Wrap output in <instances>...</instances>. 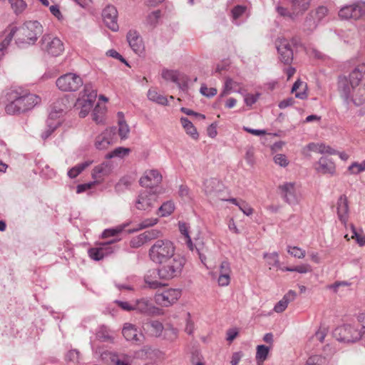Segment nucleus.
<instances>
[{"label":"nucleus","mask_w":365,"mask_h":365,"mask_svg":"<svg viewBox=\"0 0 365 365\" xmlns=\"http://www.w3.org/2000/svg\"><path fill=\"white\" fill-rule=\"evenodd\" d=\"M157 218H148L143 220L141 222L137 225V227L133 229L132 232H137L147 227H151L157 224L158 222Z\"/></svg>","instance_id":"48"},{"label":"nucleus","mask_w":365,"mask_h":365,"mask_svg":"<svg viewBox=\"0 0 365 365\" xmlns=\"http://www.w3.org/2000/svg\"><path fill=\"white\" fill-rule=\"evenodd\" d=\"M157 195L150 189L143 190L138 195L135 207L138 210L149 212L154 207Z\"/></svg>","instance_id":"11"},{"label":"nucleus","mask_w":365,"mask_h":365,"mask_svg":"<svg viewBox=\"0 0 365 365\" xmlns=\"http://www.w3.org/2000/svg\"><path fill=\"white\" fill-rule=\"evenodd\" d=\"M307 147L309 150L313 151V152H317V153H328L330 154L333 153L332 149L330 147L326 146L324 144L309 143Z\"/></svg>","instance_id":"43"},{"label":"nucleus","mask_w":365,"mask_h":365,"mask_svg":"<svg viewBox=\"0 0 365 365\" xmlns=\"http://www.w3.org/2000/svg\"><path fill=\"white\" fill-rule=\"evenodd\" d=\"M279 60L284 64H290L293 60V51L288 40L283 38L276 43Z\"/></svg>","instance_id":"13"},{"label":"nucleus","mask_w":365,"mask_h":365,"mask_svg":"<svg viewBox=\"0 0 365 365\" xmlns=\"http://www.w3.org/2000/svg\"><path fill=\"white\" fill-rule=\"evenodd\" d=\"M127 41L132 50L140 55L144 51V43L142 37L135 30H130L126 36Z\"/></svg>","instance_id":"18"},{"label":"nucleus","mask_w":365,"mask_h":365,"mask_svg":"<svg viewBox=\"0 0 365 365\" xmlns=\"http://www.w3.org/2000/svg\"><path fill=\"white\" fill-rule=\"evenodd\" d=\"M106 113V108L97 105L93 111V120L97 123L101 124L103 123L104 115Z\"/></svg>","instance_id":"36"},{"label":"nucleus","mask_w":365,"mask_h":365,"mask_svg":"<svg viewBox=\"0 0 365 365\" xmlns=\"http://www.w3.org/2000/svg\"><path fill=\"white\" fill-rule=\"evenodd\" d=\"M116 242L117 240H112L106 242L101 243L99 245V247L101 250V254L104 257L110 255L119 250V247L115 245Z\"/></svg>","instance_id":"29"},{"label":"nucleus","mask_w":365,"mask_h":365,"mask_svg":"<svg viewBox=\"0 0 365 365\" xmlns=\"http://www.w3.org/2000/svg\"><path fill=\"white\" fill-rule=\"evenodd\" d=\"M57 113L56 112H51L49 114L48 119L47 120V126L48 129L45 130L42 135L41 137L43 139H46L48 138L51 133L57 128V127L60 125L61 122L60 120H57L55 123H51V121L56 116Z\"/></svg>","instance_id":"30"},{"label":"nucleus","mask_w":365,"mask_h":365,"mask_svg":"<svg viewBox=\"0 0 365 365\" xmlns=\"http://www.w3.org/2000/svg\"><path fill=\"white\" fill-rule=\"evenodd\" d=\"M130 185V179L128 177H123L115 184V191L118 193H122L129 189Z\"/></svg>","instance_id":"37"},{"label":"nucleus","mask_w":365,"mask_h":365,"mask_svg":"<svg viewBox=\"0 0 365 365\" xmlns=\"http://www.w3.org/2000/svg\"><path fill=\"white\" fill-rule=\"evenodd\" d=\"M264 259H266L267 264L269 266V269H271L272 267H279V256L277 252L264 253Z\"/></svg>","instance_id":"41"},{"label":"nucleus","mask_w":365,"mask_h":365,"mask_svg":"<svg viewBox=\"0 0 365 365\" xmlns=\"http://www.w3.org/2000/svg\"><path fill=\"white\" fill-rule=\"evenodd\" d=\"M310 2L311 0H282V3L287 4L288 7L278 6L277 11L282 16L295 19L309 9Z\"/></svg>","instance_id":"5"},{"label":"nucleus","mask_w":365,"mask_h":365,"mask_svg":"<svg viewBox=\"0 0 365 365\" xmlns=\"http://www.w3.org/2000/svg\"><path fill=\"white\" fill-rule=\"evenodd\" d=\"M159 264L160 266L157 269L159 278L169 280L181 274L185 264V259L178 254Z\"/></svg>","instance_id":"3"},{"label":"nucleus","mask_w":365,"mask_h":365,"mask_svg":"<svg viewBox=\"0 0 365 365\" xmlns=\"http://www.w3.org/2000/svg\"><path fill=\"white\" fill-rule=\"evenodd\" d=\"M41 49L52 56H58L64 51L63 42L51 34H44L40 41Z\"/></svg>","instance_id":"9"},{"label":"nucleus","mask_w":365,"mask_h":365,"mask_svg":"<svg viewBox=\"0 0 365 365\" xmlns=\"http://www.w3.org/2000/svg\"><path fill=\"white\" fill-rule=\"evenodd\" d=\"M246 11V7L243 6H236L232 10V14L234 19H238Z\"/></svg>","instance_id":"62"},{"label":"nucleus","mask_w":365,"mask_h":365,"mask_svg":"<svg viewBox=\"0 0 365 365\" xmlns=\"http://www.w3.org/2000/svg\"><path fill=\"white\" fill-rule=\"evenodd\" d=\"M281 197L292 206L297 205L301 200V194L293 182H284L279 185Z\"/></svg>","instance_id":"10"},{"label":"nucleus","mask_w":365,"mask_h":365,"mask_svg":"<svg viewBox=\"0 0 365 365\" xmlns=\"http://www.w3.org/2000/svg\"><path fill=\"white\" fill-rule=\"evenodd\" d=\"M365 74V63L357 65L351 70L348 76L349 80L351 81L352 86L357 87L361 83Z\"/></svg>","instance_id":"22"},{"label":"nucleus","mask_w":365,"mask_h":365,"mask_svg":"<svg viewBox=\"0 0 365 365\" xmlns=\"http://www.w3.org/2000/svg\"><path fill=\"white\" fill-rule=\"evenodd\" d=\"M91 162L86 161L81 164H78L68 172V175L70 178H76L85 168L91 165Z\"/></svg>","instance_id":"38"},{"label":"nucleus","mask_w":365,"mask_h":365,"mask_svg":"<svg viewBox=\"0 0 365 365\" xmlns=\"http://www.w3.org/2000/svg\"><path fill=\"white\" fill-rule=\"evenodd\" d=\"M122 333L127 341H132L135 343L141 341L142 334H139L137 327L130 323H125L124 324Z\"/></svg>","instance_id":"19"},{"label":"nucleus","mask_w":365,"mask_h":365,"mask_svg":"<svg viewBox=\"0 0 365 365\" xmlns=\"http://www.w3.org/2000/svg\"><path fill=\"white\" fill-rule=\"evenodd\" d=\"M17 31V28L14 27L10 31L9 34L5 37V38L0 43V59H1L4 56V50L7 48V47L11 43L15 34Z\"/></svg>","instance_id":"35"},{"label":"nucleus","mask_w":365,"mask_h":365,"mask_svg":"<svg viewBox=\"0 0 365 365\" xmlns=\"http://www.w3.org/2000/svg\"><path fill=\"white\" fill-rule=\"evenodd\" d=\"M274 161L282 167H286L289 163L287 157L283 154H277L274 157Z\"/></svg>","instance_id":"61"},{"label":"nucleus","mask_w":365,"mask_h":365,"mask_svg":"<svg viewBox=\"0 0 365 365\" xmlns=\"http://www.w3.org/2000/svg\"><path fill=\"white\" fill-rule=\"evenodd\" d=\"M287 252L293 257L302 259L305 257L306 252L305 250L298 247H290L288 246Z\"/></svg>","instance_id":"53"},{"label":"nucleus","mask_w":365,"mask_h":365,"mask_svg":"<svg viewBox=\"0 0 365 365\" xmlns=\"http://www.w3.org/2000/svg\"><path fill=\"white\" fill-rule=\"evenodd\" d=\"M351 103L356 106L365 103V86L358 88L353 96L350 95L349 104Z\"/></svg>","instance_id":"31"},{"label":"nucleus","mask_w":365,"mask_h":365,"mask_svg":"<svg viewBox=\"0 0 365 365\" xmlns=\"http://www.w3.org/2000/svg\"><path fill=\"white\" fill-rule=\"evenodd\" d=\"M83 95L81 98H85L91 100H96L97 97L96 90L94 89L92 84L86 83L84 85Z\"/></svg>","instance_id":"40"},{"label":"nucleus","mask_w":365,"mask_h":365,"mask_svg":"<svg viewBox=\"0 0 365 365\" xmlns=\"http://www.w3.org/2000/svg\"><path fill=\"white\" fill-rule=\"evenodd\" d=\"M319 173L323 174H334L335 165L332 160L326 157H322L318 162V167L316 168Z\"/></svg>","instance_id":"25"},{"label":"nucleus","mask_w":365,"mask_h":365,"mask_svg":"<svg viewBox=\"0 0 365 365\" xmlns=\"http://www.w3.org/2000/svg\"><path fill=\"white\" fill-rule=\"evenodd\" d=\"M179 229L180 232L185 236V243L188 249L195 255L196 254L201 262L206 265V255L209 253V249L203 242L193 244L189 235L187 226L185 222H179Z\"/></svg>","instance_id":"7"},{"label":"nucleus","mask_w":365,"mask_h":365,"mask_svg":"<svg viewBox=\"0 0 365 365\" xmlns=\"http://www.w3.org/2000/svg\"><path fill=\"white\" fill-rule=\"evenodd\" d=\"M231 272L230 263L227 260L222 261L220 265V275L217 279L220 286L225 287L230 284Z\"/></svg>","instance_id":"20"},{"label":"nucleus","mask_w":365,"mask_h":365,"mask_svg":"<svg viewBox=\"0 0 365 365\" xmlns=\"http://www.w3.org/2000/svg\"><path fill=\"white\" fill-rule=\"evenodd\" d=\"M145 242L158 238L160 235V231L156 229L150 230L142 233Z\"/></svg>","instance_id":"55"},{"label":"nucleus","mask_w":365,"mask_h":365,"mask_svg":"<svg viewBox=\"0 0 365 365\" xmlns=\"http://www.w3.org/2000/svg\"><path fill=\"white\" fill-rule=\"evenodd\" d=\"M162 77L166 81H170L172 82L178 83V76L175 71L163 69L162 71Z\"/></svg>","instance_id":"51"},{"label":"nucleus","mask_w":365,"mask_h":365,"mask_svg":"<svg viewBox=\"0 0 365 365\" xmlns=\"http://www.w3.org/2000/svg\"><path fill=\"white\" fill-rule=\"evenodd\" d=\"M96 338L103 342H113V336L110 334V330L106 326H101L97 332Z\"/></svg>","instance_id":"32"},{"label":"nucleus","mask_w":365,"mask_h":365,"mask_svg":"<svg viewBox=\"0 0 365 365\" xmlns=\"http://www.w3.org/2000/svg\"><path fill=\"white\" fill-rule=\"evenodd\" d=\"M180 122L185 130L186 133L190 135L193 139H197L198 138V133L197 132V130L195 127L193 125L192 123L187 118L182 117L180 118Z\"/></svg>","instance_id":"33"},{"label":"nucleus","mask_w":365,"mask_h":365,"mask_svg":"<svg viewBox=\"0 0 365 365\" xmlns=\"http://www.w3.org/2000/svg\"><path fill=\"white\" fill-rule=\"evenodd\" d=\"M351 231L353 233L352 237L353 238L354 237L356 239L357 243L360 246L364 245H365V237L361 236L359 234H358L355 227L352 224L351 225Z\"/></svg>","instance_id":"60"},{"label":"nucleus","mask_w":365,"mask_h":365,"mask_svg":"<svg viewBox=\"0 0 365 365\" xmlns=\"http://www.w3.org/2000/svg\"><path fill=\"white\" fill-rule=\"evenodd\" d=\"M356 86H352L351 81L346 75H341L338 77L337 90L341 98H343L346 105H349L350 95Z\"/></svg>","instance_id":"14"},{"label":"nucleus","mask_w":365,"mask_h":365,"mask_svg":"<svg viewBox=\"0 0 365 365\" xmlns=\"http://www.w3.org/2000/svg\"><path fill=\"white\" fill-rule=\"evenodd\" d=\"M18 36L16 43L24 47L25 45H34L38 36L43 33V26L37 21H26L19 28H17Z\"/></svg>","instance_id":"2"},{"label":"nucleus","mask_w":365,"mask_h":365,"mask_svg":"<svg viewBox=\"0 0 365 365\" xmlns=\"http://www.w3.org/2000/svg\"><path fill=\"white\" fill-rule=\"evenodd\" d=\"M9 1L16 14L21 13L26 7L24 0H9Z\"/></svg>","instance_id":"49"},{"label":"nucleus","mask_w":365,"mask_h":365,"mask_svg":"<svg viewBox=\"0 0 365 365\" xmlns=\"http://www.w3.org/2000/svg\"><path fill=\"white\" fill-rule=\"evenodd\" d=\"M339 16L341 19L365 21V1L359 0L341 8Z\"/></svg>","instance_id":"6"},{"label":"nucleus","mask_w":365,"mask_h":365,"mask_svg":"<svg viewBox=\"0 0 365 365\" xmlns=\"http://www.w3.org/2000/svg\"><path fill=\"white\" fill-rule=\"evenodd\" d=\"M145 242H145L144 237H143V235L140 234L137 237L133 238L130 241V246L132 247L137 248V247H140V246L144 245Z\"/></svg>","instance_id":"63"},{"label":"nucleus","mask_w":365,"mask_h":365,"mask_svg":"<svg viewBox=\"0 0 365 365\" xmlns=\"http://www.w3.org/2000/svg\"><path fill=\"white\" fill-rule=\"evenodd\" d=\"M205 191L207 195H212L216 191L217 187L219 186V182L216 179L207 180L205 183Z\"/></svg>","instance_id":"46"},{"label":"nucleus","mask_w":365,"mask_h":365,"mask_svg":"<svg viewBox=\"0 0 365 365\" xmlns=\"http://www.w3.org/2000/svg\"><path fill=\"white\" fill-rule=\"evenodd\" d=\"M175 210L174 203L168 201L164 202L158 209V214L162 217L170 215Z\"/></svg>","instance_id":"39"},{"label":"nucleus","mask_w":365,"mask_h":365,"mask_svg":"<svg viewBox=\"0 0 365 365\" xmlns=\"http://www.w3.org/2000/svg\"><path fill=\"white\" fill-rule=\"evenodd\" d=\"M111 171V164L109 162H104L93 168L92 176L95 180H98L103 179L105 176L108 175Z\"/></svg>","instance_id":"24"},{"label":"nucleus","mask_w":365,"mask_h":365,"mask_svg":"<svg viewBox=\"0 0 365 365\" xmlns=\"http://www.w3.org/2000/svg\"><path fill=\"white\" fill-rule=\"evenodd\" d=\"M200 93L208 98L215 96L217 91L215 88H207L205 85H202L200 88Z\"/></svg>","instance_id":"57"},{"label":"nucleus","mask_w":365,"mask_h":365,"mask_svg":"<svg viewBox=\"0 0 365 365\" xmlns=\"http://www.w3.org/2000/svg\"><path fill=\"white\" fill-rule=\"evenodd\" d=\"M163 177L157 170H149L145 171L144 175L140 179V184L143 187H153L158 185L162 181Z\"/></svg>","instance_id":"15"},{"label":"nucleus","mask_w":365,"mask_h":365,"mask_svg":"<svg viewBox=\"0 0 365 365\" xmlns=\"http://www.w3.org/2000/svg\"><path fill=\"white\" fill-rule=\"evenodd\" d=\"M88 253L89 257L95 261H99L104 258L101 254V250L99 245L96 247L90 248L88 251Z\"/></svg>","instance_id":"52"},{"label":"nucleus","mask_w":365,"mask_h":365,"mask_svg":"<svg viewBox=\"0 0 365 365\" xmlns=\"http://www.w3.org/2000/svg\"><path fill=\"white\" fill-rule=\"evenodd\" d=\"M103 21L106 26L113 31H117L119 29L117 17L118 11L115 6H108L102 13Z\"/></svg>","instance_id":"16"},{"label":"nucleus","mask_w":365,"mask_h":365,"mask_svg":"<svg viewBox=\"0 0 365 365\" xmlns=\"http://www.w3.org/2000/svg\"><path fill=\"white\" fill-rule=\"evenodd\" d=\"M296 297V292L294 290H289L284 295L283 298L275 304L274 311L277 313L284 312L287 309L289 303L294 301Z\"/></svg>","instance_id":"23"},{"label":"nucleus","mask_w":365,"mask_h":365,"mask_svg":"<svg viewBox=\"0 0 365 365\" xmlns=\"http://www.w3.org/2000/svg\"><path fill=\"white\" fill-rule=\"evenodd\" d=\"M148 98L150 101L155 102L158 104L166 106L168 103L165 96L158 93L155 89H149L148 91Z\"/></svg>","instance_id":"34"},{"label":"nucleus","mask_w":365,"mask_h":365,"mask_svg":"<svg viewBox=\"0 0 365 365\" xmlns=\"http://www.w3.org/2000/svg\"><path fill=\"white\" fill-rule=\"evenodd\" d=\"M111 143V133L106 130L98 135L95 140V147L98 150H105L108 148Z\"/></svg>","instance_id":"26"},{"label":"nucleus","mask_w":365,"mask_h":365,"mask_svg":"<svg viewBox=\"0 0 365 365\" xmlns=\"http://www.w3.org/2000/svg\"><path fill=\"white\" fill-rule=\"evenodd\" d=\"M127 226L126 224L118 225L113 228L106 229L102 233V237L103 238L114 237L120 234L124 228Z\"/></svg>","instance_id":"44"},{"label":"nucleus","mask_w":365,"mask_h":365,"mask_svg":"<svg viewBox=\"0 0 365 365\" xmlns=\"http://www.w3.org/2000/svg\"><path fill=\"white\" fill-rule=\"evenodd\" d=\"M269 349L265 345H258L257 346L256 359L264 361L267 359Z\"/></svg>","instance_id":"47"},{"label":"nucleus","mask_w":365,"mask_h":365,"mask_svg":"<svg viewBox=\"0 0 365 365\" xmlns=\"http://www.w3.org/2000/svg\"><path fill=\"white\" fill-rule=\"evenodd\" d=\"M58 88L64 92H74L83 85L81 77L76 73H67L58 77L56 81Z\"/></svg>","instance_id":"8"},{"label":"nucleus","mask_w":365,"mask_h":365,"mask_svg":"<svg viewBox=\"0 0 365 365\" xmlns=\"http://www.w3.org/2000/svg\"><path fill=\"white\" fill-rule=\"evenodd\" d=\"M160 10L151 12L147 17V23L152 26H155L160 17Z\"/></svg>","instance_id":"54"},{"label":"nucleus","mask_w":365,"mask_h":365,"mask_svg":"<svg viewBox=\"0 0 365 365\" xmlns=\"http://www.w3.org/2000/svg\"><path fill=\"white\" fill-rule=\"evenodd\" d=\"M145 326L150 334L155 336H160L163 330V324L158 320L148 321L145 324Z\"/></svg>","instance_id":"28"},{"label":"nucleus","mask_w":365,"mask_h":365,"mask_svg":"<svg viewBox=\"0 0 365 365\" xmlns=\"http://www.w3.org/2000/svg\"><path fill=\"white\" fill-rule=\"evenodd\" d=\"M130 131L128 125L123 120L119 121L118 134L122 139H125L128 137V134Z\"/></svg>","instance_id":"56"},{"label":"nucleus","mask_w":365,"mask_h":365,"mask_svg":"<svg viewBox=\"0 0 365 365\" xmlns=\"http://www.w3.org/2000/svg\"><path fill=\"white\" fill-rule=\"evenodd\" d=\"M328 14V9L326 6H319L315 11L316 19L319 21L322 20Z\"/></svg>","instance_id":"59"},{"label":"nucleus","mask_w":365,"mask_h":365,"mask_svg":"<svg viewBox=\"0 0 365 365\" xmlns=\"http://www.w3.org/2000/svg\"><path fill=\"white\" fill-rule=\"evenodd\" d=\"M348 170L350 174L357 175L365 171V160L361 163L354 162L349 167Z\"/></svg>","instance_id":"45"},{"label":"nucleus","mask_w":365,"mask_h":365,"mask_svg":"<svg viewBox=\"0 0 365 365\" xmlns=\"http://www.w3.org/2000/svg\"><path fill=\"white\" fill-rule=\"evenodd\" d=\"M50 12L56 17L58 20L61 21L63 19V16L59 9L58 5H52L49 8Z\"/></svg>","instance_id":"64"},{"label":"nucleus","mask_w":365,"mask_h":365,"mask_svg":"<svg viewBox=\"0 0 365 365\" xmlns=\"http://www.w3.org/2000/svg\"><path fill=\"white\" fill-rule=\"evenodd\" d=\"M175 247L174 244L168 240H158L150 247L148 255L150 259L155 263L165 262L169 257H174Z\"/></svg>","instance_id":"4"},{"label":"nucleus","mask_w":365,"mask_h":365,"mask_svg":"<svg viewBox=\"0 0 365 365\" xmlns=\"http://www.w3.org/2000/svg\"><path fill=\"white\" fill-rule=\"evenodd\" d=\"M130 152V149L125 148L123 147H118L113 150V151L108 153L106 154V158L107 159H110L115 157L118 158H123L124 156L127 155Z\"/></svg>","instance_id":"42"},{"label":"nucleus","mask_w":365,"mask_h":365,"mask_svg":"<svg viewBox=\"0 0 365 365\" xmlns=\"http://www.w3.org/2000/svg\"><path fill=\"white\" fill-rule=\"evenodd\" d=\"M134 310L148 315H155L160 312V309L147 298L136 300L134 303Z\"/></svg>","instance_id":"17"},{"label":"nucleus","mask_w":365,"mask_h":365,"mask_svg":"<svg viewBox=\"0 0 365 365\" xmlns=\"http://www.w3.org/2000/svg\"><path fill=\"white\" fill-rule=\"evenodd\" d=\"M181 296L179 289H168L155 294V301L159 305L168 307L174 304Z\"/></svg>","instance_id":"12"},{"label":"nucleus","mask_w":365,"mask_h":365,"mask_svg":"<svg viewBox=\"0 0 365 365\" xmlns=\"http://www.w3.org/2000/svg\"><path fill=\"white\" fill-rule=\"evenodd\" d=\"M10 102L6 106L5 110L9 115H19L31 110L41 101L39 96L27 92L11 91L9 94Z\"/></svg>","instance_id":"1"},{"label":"nucleus","mask_w":365,"mask_h":365,"mask_svg":"<svg viewBox=\"0 0 365 365\" xmlns=\"http://www.w3.org/2000/svg\"><path fill=\"white\" fill-rule=\"evenodd\" d=\"M237 207L247 216H250L253 213V209L245 201L240 200Z\"/></svg>","instance_id":"58"},{"label":"nucleus","mask_w":365,"mask_h":365,"mask_svg":"<svg viewBox=\"0 0 365 365\" xmlns=\"http://www.w3.org/2000/svg\"><path fill=\"white\" fill-rule=\"evenodd\" d=\"M327 359L325 357L320 355H314L310 356L307 361L306 365H326Z\"/></svg>","instance_id":"50"},{"label":"nucleus","mask_w":365,"mask_h":365,"mask_svg":"<svg viewBox=\"0 0 365 365\" xmlns=\"http://www.w3.org/2000/svg\"><path fill=\"white\" fill-rule=\"evenodd\" d=\"M336 209L339 220L342 223L346 224L348 220L349 212V205L346 195H342L339 197L337 200Z\"/></svg>","instance_id":"21"},{"label":"nucleus","mask_w":365,"mask_h":365,"mask_svg":"<svg viewBox=\"0 0 365 365\" xmlns=\"http://www.w3.org/2000/svg\"><path fill=\"white\" fill-rule=\"evenodd\" d=\"M96 100L88 99L85 98H79L77 100L76 106L81 108L79 116L85 118L93 106Z\"/></svg>","instance_id":"27"}]
</instances>
